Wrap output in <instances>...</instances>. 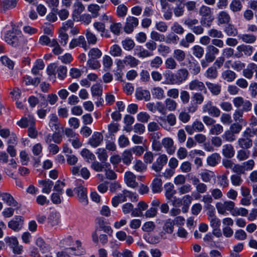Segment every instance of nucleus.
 <instances>
[{
    "mask_svg": "<svg viewBox=\"0 0 257 257\" xmlns=\"http://www.w3.org/2000/svg\"><path fill=\"white\" fill-rule=\"evenodd\" d=\"M199 14L201 16L200 20L201 24L205 27H210L214 20L211 9L206 6L202 5L199 9Z\"/></svg>",
    "mask_w": 257,
    "mask_h": 257,
    "instance_id": "nucleus-1",
    "label": "nucleus"
},
{
    "mask_svg": "<svg viewBox=\"0 0 257 257\" xmlns=\"http://www.w3.org/2000/svg\"><path fill=\"white\" fill-rule=\"evenodd\" d=\"M95 222L97 225V227L95 231L92 233V237L93 242L98 243V237L97 234V230H103L105 232L108 233L109 235H111L112 233V230L110 226L105 225L104 219L102 217H97L95 220Z\"/></svg>",
    "mask_w": 257,
    "mask_h": 257,
    "instance_id": "nucleus-2",
    "label": "nucleus"
},
{
    "mask_svg": "<svg viewBox=\"0 0 257 257\" xmlns=\"http://www.w3.org/2000/svg\"><path fill=\"white\" fill-rule=\"evenodd\" d=\"M5 40L9 45L16 47L23 44L24 39L21 33L9 31L6 34Z\"/></svg>",
    "mask_w": 257,
    "mask_h": 257,
    "instance_id": "nucleus-3",
    "label": "nucleus"
},
{
    "mask_svg": "<svg viewBox=\"0 0 257 257\" xmlns=\"http://www.w3.org/2000/svg\"><path fill=\"white\" fill-rule=\"evenodd\" d=\"M198 23V20L196 19H187L185 20L184 24L189 28L193 33L196 35H200L204 32L203 26H196Z\"/></svg>",
    "mask_w": 257,
    "mask_h": 257,
    "instance_id": "nucleus-4",
    "label": "nucleus"
},
{
    "mask_svg": "<svg viewBox=\"0 0 257 257\" xmlns=\"http://www.w3.org/2000/svg\"><path fill=\"white\" fill-rule=\"evenodd\" d=\"M232 102L236 108H238L242 106V108L240 109L243 112H247L251 109V103L248 100H244L242 97H236L233 98Z\"/></svg>",
    "mask_w": 257,
    "mask_h": 257,
    "instance_id": "nucleus-5",
    "label": "nucleus"
},
{
    "mask_svg": "<svg viewBox=\"0 0 257 257\" xmlns=\"http://www.w3.org/2000/svg\"><path fill=\"white\" fill-rule=\"evenodd\" d=\"M202 111L207 112L209 115L213 117H218L221 113L220 109L216 106L213 105L211 101H208L203 106Z\"/></svg>",
    "mask_w": 257,
    "mask_h": 257,
    "instance_id": "nucleus-6",
    "label": "nucleus"
},
{
    "mask_svg": "<svg viewBox=\"0 0 257 257\" xmlns=\"http://www.w3.org/2000/svg\"><path fill=\"white\" fill-rule=\"evenodd\" d=\"M236 50L237 52L235 53L234 56L236 58H240L243 56V53L245 56H250L253 52V48L250 45L242 44L238 46L236 48Z\"/></svg>",
    "mask_w": 257,
    "mask_h": 257,
    "instance_id": "nucleus-7",
    "label": "nucleus"
},
{
    "mask_svg": "<svg viewBox=\"0 0 257 257\" xmlns=\"http://www.w3.org/2000/svg\"><path fill=\"white\" fill-rule=\"evenodd\" d=\"M86 191V188L82 186L76 187L74 189V192L77 194L79 202L84 206L88 204Z\"/></svg>",
    "mask_w": 257,
    "mask_h": 257,
    "instance_id": "nucleus-8",
    "label": "nucleus"
},
{
    "mask_svg": "<svg viewBox=\"0 0 257 257\" xmlns=\"http://www.w3.org/2000/svg\"><path fill=\"white\" fill-rule=\"evenodd\" d=\"M138 24L139 20L138 18L132 16H128L126 19V22L124 27V32L127 34L131 33Z\"/></svg>",
    "mask_w": 257,
    "mask_h": 257,
    "instance_id": "nucleus-9",
    "label": "nucleus"
},
{
    "mask_svg": "<svg viewBox=\"0 0 257 257\" xmlns=\"http://www.w3.org/2000/svg\"><path fill=\"white\" fill-rule=\"evenodd\" d=\"M77 46L81 47L85 51L89 48L83 36H80L77 38L73 39L69 43V48L70 49H73Z\"/></svg>",
    "mask_w": 257,
    "mask_h": 257,
    "instance_id": "nucleus-10",
    "label": "nucleus"
},
{
    "mask_svg": "<svg viewBox=\"0 0 257 257\" xmlns=\"http://www.w3.org/2000/svg\"><path fill=\"white\" fill-rule=\"evenodd\" d=\"M24 218L21 216H16L8 222V227L15 231H19L22 227Z\"/></svg>",
    "mask_w": 257,
    "mask_h": 257,
    "instance_id": "nucleus-11",
    "label": "nucleus"
},
{
    "mask_svg": "<svg viewBox=\"0 0 257 257\" xmlns=\"http://www.w3.org/2000/svg\"><path fill=\"white\" fill-rule=\"evenodd\" d=\"M168 158L166 155H162L152 165V169L156 172H160L167 162Z\"/></svg>",
    "mask_w": 257,
    "mask_h": 257,
    "instance_id": "nucleus-12",
    "label": "nucleus"
},
{
    "mask_svg": "<svg viewBox=\"0 0 257 257\" xmlns=\"http://www.w3.org/2000/svg\"><path fill=\"white\" fill-rule=\"evenodd\" d=\"M189 88L191 90L200 91L204 93H207V92L204 84L198 79L191 81L189 84Z\"/></svg>",
    "mask_w": 257,
    "mask_h": 257,
    "instance_id": "nucleus-13",
    "label": "nucleus"
},
{
    "mask_svg": "<svg viewBox=\"0 0 257 257\" xmlns=\"http://www.w3.org/2000/svg\"><path fill=\"white\" fill-rule=\"evenodd\" d=\"M103 137L99 132H94L89 139L88 143L92 147L96 148L99 146L103 141Z\"/></svg>",
    "mask_w": 257,
    "mask_h": 257,
    "instance_id": "nucleus-14",
    "label": "nucleus"
},
{
    "mask_svg": "<svg viewBox=\"0 0 257 257\" xmlns=\"http://www.w3.org/2000/svg\"><path fill=\"white\" fill-rule=\"evenodd\" d=\"M17 124L22 128L30 127L35 125V120L33 116L29 115L27 117H23L20 121H18Z\"/></svg>",
    "mask_w": 257,
    "mask_h": 257,
    "instance_id": "nucleus-15",
    "label": "nucleus"
},
{
    "mask_svg": "<svg viewBox=\"0 0 257 257\" xmlns=\"http://www.w3.org/2000/svg\"><path fill=\"white\" fill-rule=\"evenodd\" d=\"M71 172L74 175H81L84 179H87L90 176V172L89 170L85 167L82 168L80 170L78 166H74L71 168Z\"/></svg>",
    "mask_w": 257,
    "mask_h": 257,
    "instance_id": "nucleus-16",
    "label": "nucleus"
},
{
    "mask_svg": "<svg viewBox=\"0 0 257 257\" xmlns=\"http://www.w3.org/2000/svg\"><path fill=\"white\" fill-rule=\"evenodd\" d=\"M124 180L127 185L132 188H136L138 183L136 181V176L131 172H127L124 175Z\"/></svg>",
    "mask_w": 257,
    "mask_h": 257,
    "instance_id": "nucleus-17",
    "label": "nucleus"
},
{
    "mask_svg": "<svg viewBox=\"0 0 257 257\" xmlns=\"http://www.w3.org/2000/svg\"><path fill=\"white\" fill-rule=\"evenodd\" d=\"M2 200L6 202L9 206L20 207L18 206V202L14 198V197L8 193H2L1 195Z\"/></svg>",
    "mask_w": 257,
    "mask_h": 257,
    "instance_id": "nucleus-18",
    "label": "nucleus"
},
{
    "mask_svg": "<svg viewBox=\"0 0 257 257\" xmlns=\"http://www.w3.org/2000/svg\"><path fill=\"white\" fill-rule=\"evenodd\" d=\"M179 85L185 81L189 75L188 71L185 68L179 69L175 74Z\"/></svg>",
    "mask_w": 257,
    "mask_h": 257,
    "instance_id": "nucleus-19",
    "label": "nucleus"
},
{
    "mask_svg": "<svg viewBox=\"0 0 257 257\" xmlns=\"http://www.w3.org/2000/svg\"><path fill=\"white\" fill-rule=\"evenodd\" d=\"M205 84L213 95L217 96L221 93V86L220 84L209 81H206Z\"/></svg>",
    "mask_w": 257,
    "mask_h": 257,
    "instance_id": "nucleus-20",
    "label": "nucleus"
},
{
    "mask_svg": "<svg viewBox=\"0 0 257 257\" xmlns=\"http://www.w3.org/2000/svg\"><path fill=\"white\" fill-rule=\"evenodd\" d=\"M38 183L42 187V192L46 194L50 193L54 185L53 182L49 179L39 180Z\"/></svg>",
    "mask_w": 257,
    "mask_h": 257,
    "instance_id": "nucleus-21",
    "label": "nucleus"
},
{
    "mask_svg": "<svg viewBox=\"0 0 257 257\" xmlns=\"http://www.w3.org/2000/svg\"><path fill=\"white\" fill-rule=\"evenodd\" d=\"M162 144L166 149L168 154L172 155L175 151V147L174 146V142L172 139L166 138L162 140Z\"/></svg>",
    "mask_w": 257,
    "mask_h": 257,
    "instance_id": "nucleus-22",
    "label": "nucleus"
},
{
    "mask_svg": "<svg viewBox=\"0 0 257 257\" xmlns=\"http://www.w3.org/2000/svg\"><path fill=\"white\" fill-rule=\"evenodd\" d=\"M136 96L137 99L140 100L149 101L151 99V94L149 91L141 88L137 89Z\"/></svg>",
    "mask_w": 257,
    "mask_h": 257,
    "instance_id": "nucleus-23",
    "label": "nucleus"
},
{
    "mask_svg": "<svg viewBox=\"0 0 257 257\" xmlns=\"http://www.w3.org/2000/svg\"><path fill=\"white\" fill-rule=\"evenodd\" d=\"M219 24H228L230 21V17L227 12L221 11L218 13L217 17Z\"/></svg>",
    "mask_w": 257,
    "mask_h": 257,
    "instance_id": "nucleus-24",
    "label": "nucleus"
},
{
    "mask_svg": "<svg viewBox=\"0 0 257 257\" xmlns=\"http://www.w3.org/2000/svg\"><path fill=\"white\" fill-rule=\"evenodd\" d=\"M222 153L226 158H231L234 155L235 151L231 144H226L223 146Z\"/></svg>",
    "mask_w": 257,
    "mask_h": 257,
    "instance_id": "nucleus-25",
    "label": "nucleus"
},
{
    "mask_svg": "<svg viewBox=\"0 0 257 257\" xmlns=\"http://www.w3.org/2000/svg\"><path fill=\"white\" fill-rule=\"evenodd\" d=\"M195 36L191 33H187L185 38L182 39L180 42V45L185 48H188L190 43H193L195 41Z\"/></svg>",
    "mask_w": 257,
    "mask_h": 257,
    "instance_id": "nucleus-26",
    "label": "nucleus"
},
{
    "mask_svg": "<svg viewBox=\"0 0 257 257\" xmlns=\"http://www.w3.org/2000/svg\"><path fill=\"white\" fill-rule=\"evenodd\" d=\"M126 200L125 190L122 193L118 194L116 196L112 198L111 200L112 205L114 207H116L118 205Z\"/></svg>",
    "mask_w": 257,
    "mask_h": 257,
    "instance_id": "nucleus-27",
    "label": "nucleus"
},
{
    "mask_svg": "<svg viewBox=\"0 0 257 257\" xmlns=\"http://www.w3.org/2000/svg\"><path fill=\"white\" fill-rule=\"evenodd\" d=\"M165 197L168 200L173 198L176 193V191L174 189L173 184L169 183L165 185Z\"/></svg>",
    "mask_w": 257,
    "mask_h": 257,
    "instance_id": "nucleus-28",
    "label": "nucleus"
},
{
    "mask_svg": "<svg viewBox=\"0 0 257 257\" xmlns=\"http://www.w3.org/2000/svg\"><path fill=\"white\" fill-rule=\"evenodd\" d=\"M219 52V50L218 48L213 45H209L206 48L205 55L214 60L215 59V55H217Z\"/></svg>",
    "mask_w": 257,
    "mask_h": 257,
    "instance_id": "nucleus-29",
    "label": "nucleus"
},
{
    "mask_svg": "<svg viewBox=\"0 0 257 257\" xmlns=\"http://www.w3.org/2000/svg\"><path fill=\"white\" fill-rule=\"evenodd\" d=\"M204 76L209 79H215L218 76V71L215 66L209 67L204 73Z\"/></svg>",
    "mask_w": 257,
    "mask_h": 257,
    "instance_id": "nucleus-30",
    "label": "nucleus"
},
{
    "mask_svg": "<svg viewBox=\"0 0 257 257\" xmlns=\"http://www.w3.org/2000/svg\"><path fill=\"white\" fill-rule=\"evenodd\" d=\"M236 76L235 73L230 70H225L221 73L222 78L227 82L233 81L235 79Z\"/></svg>",
    "mask_w": 257,
    "mask_h": 257,
    "instance_id": "nucleus-31",
    "label": "nucleus"
},
{
    "mask_svg": "<svg viewBox=\"0 0 257 257\" xmlns=\"http://www.w3.org/2000/svg\"><path fill=\"white\" fill-rule=\"evenodd\" d=\"M174 221L171 218L166 220L163 226V229L168 234H172L174 231Z\"/></svg>",
    "mask_w": 257,
    "mask_h": 257,
    "instance_id": "nucleus-32",
    "label": "nucleus"
},
{
    "mask_svg": "<svg viewBox=\"0 0 257 257\" xmlns=\"http://www.w3.org/2000/svg\"><path fill=\"white\" fill-rule=\"evenodd\" d=\"M220 159L219 154L213 153L207 158V162L208 165L214 167L220 162Z\"/></svg>",
    "mask_w": 257,
    "mask_h": 257,
    "instance_id": "nucleus-33",
    "label": "nucleus"
},
{
    "mask_svg": "<svg viewBox=\"0 0 257 257\" xmlns=\"http://www.w3.org/2000/svg\"><path fill=\"white\" fill-rule=\"evenodd\" d=\"M49 125L52 131H56L59 128L60 123L58 121V118L55 114H52L50 115Z\"/></svg>",
    "mask_w": 257,
    "mask_h": 257,
    "instance_id": "nucleus-34",
    "label": "nucleus"
},
{
    "mask_svg": "<svg viewBox=\"0 0 257 257\" xmlns=\"http://www.w3.org/2000/svg\"><path fill=\"white\" fill-rule=\"evenodd\" d=\"M238 37L243 42L249 44L253 43L256 40V37L252 34H239Z\"/></svg>",
    "mask_w": 257,
    "mask_h": 257,
    "instance_id": "nucleus-35",
    "label": "nucleus"
},
{
    "mask_svg": "<svg viewBox=\"0 0 257 257\" xmlns=\"http://www.w3.org/2000/svg\"><path fill=\"white\" fill-rule=\"evenodd\" d=\"M238 144L240 148L247 149L252 146V142L250 138H239L238 140Z\"/></svg>",
    "mask_w": 257,
    "mask_h": 257,
    "instance_id": "nucleus-36",
    "label": "nucleus"
},
{
    "mask_svg": "<svg viewBox=\"0 0 257 257\" xmlns=\"http://www.w3.org/2000/svg\"><path fill=\"white\" fill-rule=\"evenodd\" d=\"M151 92L153 97L158 99H162L165 97L164 91L160 87H154Z\"/></svg>",
    "mask_w": 257,
    "mask_h": 257,
    "instance_id": "nucleus-37",
    "label": "nucleus"
},
{
    "mask_svg": "<svg viewBox=\"0 0 257 257\" xmlns=\"http://www.w3.org/2000/svg\"><path fill=\"white\" fill-rule=\"evenodd\" d=\"M122 162L126 165H130L133 159L132 152L131 150H127L123 152L122 154Z\"/></svg>",
    "mask_w": 257,
    "mask_h": 257,
    "instance_id": "nucleus-38",
    "label": "nucleus"
},
{
    "mask_svg": "<svg viewBox=\"0 0 257 257\" xmlns=\"http://www.w3.org/2000/svg\"><path fill=\"white\" fill-rule=\"evenodd\" d=\"M189 69L191 74L196 75L200 72L201 68L198 62L194 60L189 62Z\"/></svg>",
    "mask_w": 257,
    "mask_h": 257,
    "instance_id": "nucleus-39",
    "label": "nucleus"
},
{
    "mask_svg": "<svg viewBox=\"0 0 257 257\" xmlns=\"http://www.w3.org/2000/svg\"><path fill=\"white\" fill-rule=\"evenodd\" d=\"M143 237L147 242L151 244L158 243L160 240V237L157 235L149 233L144 234Z\"/></svg>",
    "mask_w": 257,
    "mask_h": 257,
    "instance_id": "nucleus-40",
    "label": "nucleus"
},
{
    "mask_svg": "<svg viewBox=\"0 0 257 257\" xmlns=\"http://www.w3.org/2000/svg\"><path fill=\"white\" fill-rule=\"evenodd\" d=\"M162 180L159 178H155L152 183V189L153 193H159L162 190Z\"/></svg>",
    "mask_w": 257,
    "mask_h": 257,
    "instance_id": "nucleus-41",
    "label": "nucleus"
},
{
    "mask_svg": "<svg viewBox=\"0 0 257 257\" xmlns=\"http://www.w3.org/2000/svg\"><path fill=\"white\" fill-rule=\"evenodd\" d=\"M243 112L239 109L235 110L233 114V118L235 121L246 124V121L242 118Z\"/></svg>",
    "mask_w": 257,
    "mask_h": 257,
    "instance_id": "nucleus-42",
    "label": "nucleus"
},
{
    "mask_svg": "<svg viewBox=\"0 0 257 257\" xmlns=\"http://www.w3.org/2000/svg\"><path fill=\"white\" fill-rule=\"evenodd\" d=\"M102 86L100 84H95L91 87V94L93 96L100 97L102 94Z\"/></svg>",
    "mask_w": 257,
    "mask_h": 257,
    "instance_id": "nucleus-43",
    "label": "nucleus"
},
{
    "mask_svg": "<svg viewBox=\"0 0 257 257\" xmlns=\"http://www.w3.org/2000/svg\"><path fill=\"white\" fill-rule=\"evenodd\" d=\"M124 60L125 65H129L131 67H136L139 63V61L138 59L131 55H127L125 56Z\"/></svg>",
    "mask_w": 257,
    "mask_h": 257,
    "instance_id": "nucleus-44",
    "label": "nucleus"
},
{
    "mask_svg": "<svg viewBox=\"0 0 257 257\" xmlns=\"http://www.w3.org/2000/svg\"><path fill=\"white\" fill-rule=\"evenodd\" d=\"M36 245L39 247L40 250L42 253H44L49 251V247L46 243H45L42 238H38L36 240Z\"/></svg>",
    "mask_w": 257,
    "mask_h": 257,
    "instance_id": "nucleus-45",
    "label": "nucleus"
},
{
    "mask_svg": "<svg viewBox=\"0 0 257 257\" xmlns=\"http://www.w3.org/2000/svg\"><path fill=\"white\" fill-rule=\"evenodd\" d=\"M254 63H249L246 68L243 69L242 71L243 75L247 79H251L253 74L254 69H253Z\"/></svg>",
    "mask_w": 257,
    "mask_h": 257,
    "instance_id": "nucleus-46",
    "label": "nucleus"
},
{
    "mask_svg": "<svg viewBox=\"0 0 257 257\" xmlns=\"http://www.w3.org/2000/svg\"><path fill=\"white\" fill-rule=\"evenodd\" d=\"M229 7L233 12H237L241 11L242 5L240 0H232Z\"/></svg>",
    "mask_w": 257,
    "mask_h": 257,
    "instance_id": "nucleus-47",
    "label": "nucleus"
},
{
    "mask_svg": "<svg viewBox=\"0 0 257 257\" xmlns=\"http://www.w3.org/2000/svg\"><path fill=\"white\" fill-rule=\"evenodd\" d=\"M74 11L73 13V16H77L84 11L85 7L80 2H77L74 4Z\"/></svg>",
    "mask_w": 257,
    "mask_h": 257,
    "instance_id": "nucleus-48",
    "label": "nucleus"
},
{
    "mask_svg": "<svg viewBox=\"0 0 257 257\" xmlns=\"http://www.w3.org/2000/svg\"><path fill=\"white\" fill-rule=\"evenodd\" d=\"M18 0H2V4L4 10L11 9L16 6Z\"/></svg>",
    "mask_w": 257,
    "mask_h": 257,
    "instance_id": "nucleus-49",
    "label": "nucleus"
},
{
    "mask_svg": "<svg viewBox=\"0 0 257 257\" xmlns=\"http://www.w3.org/2000/svg\"><path fill=\"white\" fill-rule=\"evenodd\" d=\"M223 131V126L220 124H213L211 126L209 134L212 135H218L222 133Z\"/></svg>",
    "mask_w": 257,
    "mask_h": 257,
    "instance_id": "nucleus-50",
    "label": "nucleus"
},
{
    "mask_svg": "<svg viewBox=\"0 0 257 257\" xmlns=\"http://www.w3.org/2000/svg\"><path fill=\"white\" fill-rule=\"evenodd\" d=\"M121 48L117 45H113L110 48L109 53L113 57H119L122 54Z\"/></svg>",
    "mask_w": 257,
    "mask_h": 257,
    "instance_id": "nucleus-51",
    "label": "nucleus"
},
{
    "mask_svg": "<svg viewBox=\"0 0 257 257\" xmlns=\"http://www.w3.org/2000/svg\"><path fill=\"white\" fill-rule=\"evenodd\" d=\"M192 53L193 54L198 58H201L204 52V50L203 48L199 45H195L192 48Z\"/></svg>",
    "mask_w": 257,
    "mask_h": 257,
    "instance_id": "nucleus-52",
    "label": "nucleus"
},
{
    "mask_svg": "<svg viewBox=\"0 0 257 257\" xmlns=\"http://www.w3.org/2000/svg\"><path fill=\"white\" fill-rule=\"evenodd\" d=\"M224 32L228 36H235L237 34V30L233 25L228 24L224 28Z\"/></svg>",
    "mask_w": 257,
    "mask_h": 257,
    "instance_id": "nucleus-53",
    "label": "nucleus"
},
{
    "mask_svg": "<svg viewBox=\"0 0 257 257\" xmlns=\"http://www.w3.org/2000/svg\"><path fill=\"white\" fill-rule=\"evenodd\" d=\"M101 55V51L97 48H91L88 53V56L90 58L98 59L100 58Z\"/></svg>",
    "mask_w": 257,
    "mask_h": 257,
    "instance_id": "nucleus-54",
    "label": "nucleus"
},
{
    "mask_svg": "<svg viewBox=\"0 0 257 257\" xmlns=\"http://www.w3.org/2000/svg\"><path fill=\"white\" fill-rule=\"evenodd\" d=\"M217 180L218 184L223 188H225L228 186V180L226 174L217 176Z\"/></svg>",
    "mask_w": 257,
    "mask_h": 257,
    "instance_id": "nucleus-55",
    "label": "nucleus"
},
{
    "mask_svg": "<svg viewBox=\"0 0 257 257\" xmlns=\"http://www.w3.org/2000/svg\"><path fill=\"white\" fill-rule=\"evenodd\" d=\"M179 40V37L173 33L169 34L165 38V41L168 43L176 44Z\"/></svg>",
    "mask_w": 257,
    "mask_h": 257,
    "instance_id": "nucleus-56",
    "label": "nucleus"
},
{
    "mask_svg": "<svg viewBox=\"0 0 257 257\" xmlns=\"http://www.w3.org/2000/svg\"><path fill=\"white\" fill-rule=\"evenodd\" d=\"M122 46L126 50L130 51L135 47V43L130 39H125L121 42Z\"/></svg>",
    "mask_w": 257,
    "mask_h": 257,
    "instance_id": "nucleus-57",
    "label": "nucleus"
},
{
    "mask_svg": "<svg viewBox=\"0 0 257 257\" xmlns=\"http://www.w3.org/2000/svg\"><path fill=\"white\" fill-rule=\"evenodd\" d=\"M88 43L93 45L96 44L97 39L96 36L89 30H87L85 34Z\"/></svg>",
    "mask_w": 257,
    "mask_h": 257,
    "instance_id": "nucleus-58",
    "label": "nucleus"
},
{
    "mask_svg": "<svg viewBox=\"0 0 257 257\" xmlns=\"http://www.w3.org/2000/svg\"><path fill=\"white\" fill-rule=\"evenodd\" d=\"M50 47H53L52 52L55 55H59L61 54L63 51V49L60 47L56 39H53V42L50 44Z\"/></svg>",
    "mask_w": 257,
    "mask_h": 257,
    "instance_id": "nucleus-59",
    "label": "nucleus"
},
{
    "mask_svg": "<svg viewBox=\"0 0 257 257\" xmlns=\"http://www.w3.org/2000/svg\"><path fill=\"white\" fill-rule=\"evenodd\" d=\"M134 168L138 172H143L146 170L147 166L140 160L135 161Z\"/></svg>",
    "mask_w": 257,
    "mask_h": 257,
    "instance_id": "nucleus-60",
    "label": "nucleus"
},
{
    "mask_svg": "<svg viewBox=\"0 0 257 257\" xmlns=\"http://www.w3.org/2000/svg\"><path fill=\"white\" fill-rule=\"evenodd\" d=\"M127 8L123 4L119 5L116 9V14L118 17L123 18L127 14Z\"/></svg>",
    "mask_w": 257,
    "mask_h": 257,
    "instance_id": "nucleus-61",
    "label": "nucleus"
},
{
    "mask_svg": "<svg viewBox=\"0 0 257 257\" xmlns=\"http://www.w3.org/2000/svg\"><path fill=\"white\" fill-rule=\"evenodd\" d=\"M166 109L169 111H174L177 107V104L176 101L171 98H167L165 101Z\"/></svg>",
    "mask_w": 257,
    "mask_h": 257,
    "instance_id": "nucleus-62",
    "label": "nucleus"
},
{
    "mask_svg": "<svg viewBox=\"0 0 257 257\" xmlns=\"http://www.w3.org/2000/svg\"><path fill=\"white\" fill-rule=\"evenodd\" d=\"M82 156L86 159L88 162L90 161H94L95 159V155L90 152L88 149H84L81 152Z\"/></svg>",
    "mask_w": 257,
    "mask_h": 257,
    "instance_id": "nucleus-63",
    "label": "nucleus"
},
{
    "mask_svg": "<svg viewBox=\"0 0 257 257\" xmlns=\"http://www.w3.org/2000/svg\"><path fill=\"white\" fill-rule=\"evenodd\" d=\"M222 137L226 141L229 142H232L236 139L235 135L230 130L226 131Z\"/></svg>",
    "mask_w": 257,
    "mask_h": 257,
    "instance_id": "nucleus-64",
    "label": "nucleus"
}]
</instances>
